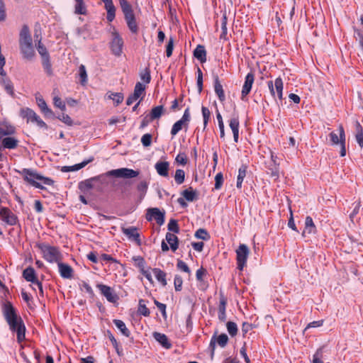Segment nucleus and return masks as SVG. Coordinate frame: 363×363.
Returning a JSON list of instances; mask_svg holds the SVG:
<instances>
[{
    "mask_svg": "<svg viewBox=\"0 0 363 363\" xmlns=\"http://www.w3.org/2000/svg\"><path fill=\"white\" fill-rule=\"evenodd\" d=\"M221 33L220 35V38L226 40L227 39V33H228V29H227V17L226 15L224 14L221 19Z\"/></svg>",
    "mask_w": 363,
    "mask_h": 363,
    "instance_id": "49530a36",
    "label": "nucleus"
},
{
    "mask_svg": "<svg viewBox=\"0 0 363 363\" xmlns=\"http://www.w3.org/2000/svg\"><path fill=\"white\" fill-rule=\"evenodd\" d=\"M122 232L129 240L135 241L138 245H141V240L138 229L135 227L123 228Z\"/></svg>",
    "mask_w": 363,
    "mask_h": 363,
    "instance_id": "f3484780",
    "label": "nucleus"
},
{
    "mask_svg": "<svg viewBox=\"0 0 363 363\" xmlns=\"http://www.w3.org/2000/svg\"><path fill=\"white\" fill-rule=\"evenodd\" d=\"M201 112H202V116L203 118V129H205L207 126L208 120L210 118L211 112H210L209 109L205 106H202Z\"/></svg>",
    "mask_w": 363,
    "mask_h": 363,
    "instance_id": "4d7b16f0",
    "label": "nucleus"
},
{
    "mask_svg": "<svg viewBox=\"0 0 363 363\" xmlns=\"http://www.w3.org/2000/svg\"><path fill=\"white\" fill-rule=\"evenodd\" d=\"M23 277L27 281L31 282L33 284L36 285L39 289L40 295L43 296L42 283L38 281V278L36 277L35 271L32 267H28L23 270Z\"/></svg>",
    "mask_w": 363,
    "mask_h": 363,
    "instance_id": "1a4fd4ad",
    "label": "nucleus"
},
{
    "mask_svg": "<svg viewBox=\"0 0 363 363\" xmlns=\"http://www.w3.org/2000/svg\"><path fill=\"white\" fill-rule=\"evenodd\" d=\"M145 86L141 82H137L134 88L133 94L136 96V97L139 98L142 94L145 93Z\"/></svg>",
    "mask_w": 363,
    "mask_h": 363,
    "instance_id": "603ef678",
    "label": "nucleus"
},
{
    "mask_svg": "<svg viewBox=\"0 0 363 363\" xmlns=\"http://www.w3.org/2000/svg\"><path fill=\"white\" fill-rule=\"evenodd\" d=\"M197 87L199 93H201L203 90V73L201 69L198 67L197 68Z\"/></svg>",
    "mask_w": 363,
    "mask_h": 363,
    "instance_id": "bf43d9fd",
    "label": "nucleus"
},
{
    "mask_svg": "<svg viewBox=\"0 0 363 363\" xmlns=\"http://www.w3.org/2000/svg\"><path fill=\"white\" fill-rule=\"evenodd\" d=\"M338 134L335 133L334 131L331 132L329 134V137L330 141L333 145H340V155L341 157H345L346 155V148H345V133L344 128L342 125H340L338 127Z\"/></svg>",
    "mask_w": 363,
    "mask_h": 363,
    "instance_id": "423d86ee",
    "label": "nucleus"
},
{
    "mask_svg": "<svg viewBox=\"0 0 363 363\" xmlns=\"http://www.w3.org/2000/svg\"><path fill=\"white\" fill-rule=\"evenodd\" d=\"M140 79L145 84H149L151 81L150 70L149 67H145L140 72Z\"/></svg>",
    "mask_w": 363,
    "mask_h": 363,
    "instance_id": "c03bdc74",
    "label": "nucleus"
},
{
    "mask_svg": "<svg viewBox=\"0 0 363 363\" xmlns=\"http://www.w3.org/2000/svg\"><path fill=\"white\" fill-rule=\"evenodd\" d=\"M223 176L221 172H219V173L216 174V175L215 177V189L216 190L220 189L223 186Z\"/></svg>",
    "mask_w": 363,
    "mask_h": 363,
    "instance_id": "e2e57ef3",
    "label": "nucleus"
},
{
    "mask_svg": "<svg viewBox=\"0 0 363 363\" xmlns=\"http://www.w3.org/2000/svg\"><path fill=\"white\" fill-rule=\"evenodd\" d=\"M53 104L56 107L59 108L60 110L65 111V104L59 96H55L53 98Z\"/></svg>",
    "mask_w": 363,
    "mask_h": 363,
    "instance_id": "338daca9",
    "label": "nucleus"
},
{
    "mask_svg": "<svg viewBox=\"0 0 363 363\" xmlns=\"http://www.w3.org/2000/svg\"><path fill=\"white\" fill-rule=\"evenodd\" d=\"M182 195L184 198L189 202L197 200L198 194L196 190H193L191 187L184 190L182 192Z\"/></svg>",
    "mask_w": 363,
    "mask_h": 363,
    "instance_id": "72a5a7b5",
    "label": "nucleus"
},
{
    "mask_svg": "<svg viewBox=\"0 0 363 363\" xmlns=\"http://www.w3.org/2000/svg\"><path fill=\"white\" fill-rule=\"evenodd\" d=\"M138 312L140 315H142L145 317H147L150 315V310L147 308V306L145 305V300H143V299L139 300Z\"/></svg>",
    "mask_w": 363,
    "mask_h": 363,
    "instance_id": "37998d69",
    "label": "nucleus"
},
{
    "mask_svg": "<svg viewBox=\"0 0 363 363\" xmlns=\"http://www.w3.org/2000/svg\"><path fill=\"white\" fill-rule=\"evenodd\" d=\"M145 218L147 221L155 220L159 225H162L164 223V213L158 208H149L147 209Z\"/></svg>",
    "mask_w": 363,
    "mask_h": 363,
    "instance_id": "9b49d317",
    "label": "nucleus"
},
{
    "mask_svg": "<svg viewBox=\"0 0 363 363\" xmlns=\"http://www.w3.org/2000/svg\"><path fill=\"white\" fill-rule=\"evenodd\" d=\"M228 341V337L226 334H224V333L220 334L217 337H216V335H213L211 337V342L209 344V349L211 351V356L212 357L213 356L214 351L216 349V342L221 347H224L227 345Z\"/></svg>",
    "mask_w": 363,
    "mask_h": 363,
    "instance_id": "2eb2a0df",
    "label": "nucleus"
},
{
    "mask_svg": "<svg viewBox=\"0 0 363 363\" xmlns=\"http://www.w3.org/2000/svg\"><path fill=\"white\" fill-rule=\"evenodd\" d=\"M213 87L215 93L217 95L219 101L220 102H223L225 100V95L223 85L220 84L219 77L217 74L213 76Z\"/></svg>",
    "mask_w": 363,
    "mask_h": 363,
    "instance_id": "aec40b11",
    "label": "nucleus"
},
{
    "mask_svg": "<svg viewBox=\"0 0 363 363\" xmlns=\"http://www.w3.org/2000/svg\"><path fill=\"white\" fill-rule=\"evenodd\" d=\"M316 228L313 223V220L311 216H307L305 220V229L302 233L303 236H305L306 233H314Z\"/></svg>",
    "mask_w": 363,
    "mask_h": 363,
    "instance_id": "2f4dec72",
    "label": "nucleus"
},
{
    "mask_svg": "<svg viewBox=\"0 0 363 363\" xmlns=\"http://www.w3.org/2000/svg\"><path fill=\"white\" fill-rule=\"evenodd\" d=\"M148 188V183L143 180L141 181L137 186V190L140 192V199L144 198Z\"/></svg>",
    "mask_w": 363,
    "mask_h": 363,
    "instance_id": "09e8293b",
    "label": "nucleus"
},
{
    "mask_svg": "<svg viewBox=\"0 0 363 363\" xmlns=\"http://www.w3.org/2000/svg\"><path fill=\"white\" fill-rule=\"evenodd\" d=\"M104 3V8L106 11V19L108 22H112L116 17V7L112 0H101Z\"/></svg>",
    "mask_w": 363,
    "mask_h": 363,
    "instance_id": "6ab92c4d",
    "label": "nucleus"
},
{
    "mask_svg": "<svg viewBox=\"0 0 363 363\" xmlns=\"http://www.w3.org/2000/svg\"><path fill=\"white\" fill-rule=\"evenodd\" d=\"M113 323L116 327L121 331V333L125 337H128L130 335V332L126 327L125 323L121 320H113Z\"/></svg>",
    "mask_w": 363,
    "mask_h": 363,
    "instance_id": "e433bc0d",
    "label": "nucleus"
},
{
    "mask_svg": "<svg viewBox=\"0 0 363 363\" xmlns=\"http://www.w3.org/2000/svg\"><path fill=\"white\" fill-rule=\"evenodd\" d=\"M107 174L119 178L130 179L138 177L139 172L128 168H120L111 170L108 172Z\"/></svg>",
    "mask_w": 363,
    "mask_h": 363,
    "instance_id": "9d476101",
    "label": "nucleus"
},
{
    "mask_svg": "<svg viewBox=\"0 0 363 363\" xmlns=\"http://www.w3.org/2000/svg\"><path fill=\"white\" fill-rule=\"evenodd\" d=\"M112 40L111 42V50L112 53L116 56H120L122 53L123 40L116 31L112 33Z\"/></svg>",
    "mask_w": 363,
    "mask_h": 363,
    "instance_id": "4468645a",
    "label": "nucleus"
},
{
    "mask_svg": "<svg viewBox=\"0 0 363 363\" xmlns=\"http://www.w3.org/2000/svg\"><path fill=\"white\" fill-rule=\"evenodd\" d=\"M107 96L108 99H112L113 101L116 106H118L120 104H121L124 99L123 94L121 92H116V93L108 92Z\"/></svg>",
    "mask_w": 363,
    "mask_h": 363,
    "instance_id": "79ce46f5",
    "label": "nucleus"
},
{
    "mask_svg": "<svg viewBox=\"0 0 363 363\" xmlns=\"http://www.w3.org/2000/svg\"><path fill=\"white\" fill-rule=\"evenodd\" d=\"M152 136L150 133L144 134L141 138V143L144 147H149L152 143Z\"/></svg>",
    "mask_w": 363,
    "mask_h": 363,
    "instance_id": "69168bd1",
    "label": "nucleus"
},
{
    "mask_svg": "<svg viewBox=\"0 0 363 363\" xmlns=\"http://www.w3.org/2000/svg\"><path fill=\"white\" fill-rule=\"evenodd\" d=\"M255 81V75L250 72H249L245 79V82L242 88L241 91V99L245 100V98L250 94L252 84Z\"/></svg>",
    "mask_w": 363,
    "mask_h": 363,
    "instance_id": "dca6fc26",
    "label": "nucleus"
},
{
    "mask_svg": "<svg viewBox=\"0 0 363 363\" xmlns=\"http://www.w3.org/2000/svg\"><path fill=\"white\" fill-rule=\"evenodd\" d=\"M97 177H93L89 179L84 180L79 183V189L82 190H89L93 188V181L96 180Z\"/></svg>",
    "mask_w": 363,
    "mask_h": 363,
    "instance_id": "de8ad7c7",
    "label": "nucleus"
},
{
    "mask_svg": "<svg viewBox=\"0 0 363 363\" xmlns=\"http://www.w3.org/2000/svg\"><path fill=\"white\" fill-rule=\"evenodd\" d=\"M226 305H227V299L223 295L220 294V301H219V306H218V319L221 322H225L227 317H226Z\"/></svg>",
    "mask_w": 363,
    "mask_h": 363,
    "instance_id": "5701e85b",
    "label": "nucleus"
},
{
    "mask_svg": "<svg viewBox=\"0 0 363 363\" xmlns=\"http://www.w3.org/2000/svg\"><path fill=\"white\" fill-rule=\"evenodd\" d=\"M74 13L76 14L85 15L86 14V7L84 0H74Z\"/></svg>",
    "mask_w": 363,
    "mask_h": 363,
    "instance_id": "58836bf2",
    "label": "nucleus"
},
{
    "mask_svg": "<svg viewBox=\"0 0 363 363\" xmlns=\"http://www.w3.org/2000/svg\"><path fill=\"white\" fill-rule=\"evenodd\" d=\"M94 160L93 157H91L90 159L87 160H84L81 163H79V164H76L74 165H72V166H70L69 168H70L73 171H77V170H79L81 169L82 168L84 167L87 164H89V162H92Z\"/></svg>",
    "mask_w": 363,
    "mask_h": 363,
    "instance_id": "680f3d73",
    "label": "nucleus"
},
{
    "mask_svg": "<svg viewBox=\"0 0 363 363\" xmlns=\"http://www.w3.org/2000/svg\"><path fill=\"white\" fill-rule=\"evenodd\" d=\"M227 325V330L228 333L232 336L234 337L238 333V326L237 324L234 322L229 321L226 324Z\"/></svg>",
    "mask_w": 363,
    "mask_h": 363,
    "instance_id": "864d4df0",
    "label": "nucleus"
},
{
    "mask_svg": "<svg viewBox=\"0 0 363 363\" xmlns=\"http://www.w3.org/2000/svg\"><path fill=\"white\" fill-rule=\"evenodd\" d=\"M4 127L0 128V140L6 135H11L16 133V128L11 124L3 125Z\"/></svg>",
    "mask_w": 363,
    "mask_h": 363,
    "instance_id": "c9c22d12",
    "label": "nucleus"
},
{
    "mask_svg": "<svg viewBox=\"0 0 363 363\" xmlns=\"http://www.w3.org/2000/svg\"><path fill=\"white\" fill-rule=\"evenodd\" d=\"M194 236L197 239H201L203 240H208L210 239V235L208 231L204 228L198 229L194 234Z\"/></svg>",
    "mask_w": 363,
    "mask_h": 363,
    "instance_id": "a18cd8bd",
    "label": "nucleus"
},
{
    "mask_svg": "<svg viewBox=\"0 0 363 363\" xmlns=\"http://www.w3.org/2000/svg\"><path fill=\"white\" fill-rule=\"evenodd\" d=\"M157 173L162 177H167L169 176V163L167 161H158L155 164Z\"/></svg>",
    "mask_w": 363,
    "mask_h": 363,
    "instance_id": "4be33fe9",
    "label": "nucleus"
},
{
    "mask_svg": "<svg viewBox=\"0 0 363 363\" xmlns=\"http://www.w3.org/2000/svg\"><path fill=\"white\" fill-rule=\"evenodd\" d=\"M42 59V66L43 67L44 71L48 76H52L53 74L52 64L50 62V56L47 57H43Z\"/></svg>",
    "mask_w": 363,
    "mask_h": 363,
    "instance_id": "ea45409f",
    "label": "nucleus"
},
{
    "mask_svg": "<svg viewBox=\"0 0 363 363\" xmlns=\"http://www.w3.org/2000/svg\"><path fill=\"white\" fill-rule=\"evenodd\" d=\"M191 116H190V110L189 108H186L184 112V114L181 119H179L180 121H182L185 125L186 128L188 127V123L190 121Z\"/></svg>",
    "mask_w": 363,
    "mask_h": 363,
    "instance_id": "052dcab7",
    "label": "nucleus"
},
{
    "mask_svg": "<svg viewBox=\"0 0 363 363\" xmlns=\"http://www.w3.org/2000/svg\"><path fill=\"white\" fill-rule=\"evenodd\" d=\"M165 238L167 242L169 245L171 250L173 252H175L178 249L179 246L178 238L173 233H167Z\"/></svg>",
    "mask_w": 363,
    "mask_h": 363,
    "instance_id": "7c9ffc66",
    "label": "nucleus"
},
{
    "mask_svg": "<svg viewBox=\"0 0 363 363\" xmlns=\"http://www.w3.org/2000/svg\"><path fill=\"white\" fill-rule=\"evenodd\" d=\"M97 288L108 302L112 303H117L119 297L111 287L103 284H99L97 285Z\"/></svg>",
    "mask_w": 363,
    "mask_h": 363,
    "instance_id": "f8f14e48",
    "label": "nucleus"
},
{
    "mask_svg": "<svg viewBox=\"0 0 363 363\" xmlns=\"http://www.w3.org/2000/svg\"><path fill=\"white\" fill-rule=\"evenodd\" d=\"M267 173L274 180H277L280 176L279 164L269 162L267 165Z\"/></svg>",
    "mask_w": 363,
    "mask_h": 363,
    "instance_id": "b1692460",
    "label": "nucleus"
},
{
    "mask_svg": "<svg viewBox=\"0 0 363 363\" xmlns=\"http://www.w3.org/2000/svg\"><path fill=\"white\" fill-rule=\"evenodd\" d=\"M229 126L232 130L233 134V139L235 143L238 142L239 138V126L240 122L238 116H235L230 118L229 121Z\"/></svg>",
    "mask_w": 363,
    "mask_h": 363,
    "instance_id": "393cba45",
    "label": "nucleus"
},
{
    "mask_svg": "<svg viewBox=\"0 0 363 363\" xmlns=\"http://www.w3.org/2000/svg\"><path fill=\"white\" fill-rule=\"evenodd\" d=\"M249 253V248L245 244H240L236 250V260L239 270L242 271L245 266Z\"/></svg>",
    "mask_w": 363,
    "mask_h": 363,
    "instance_id": "6e6552de",
    "label": "nucleus"
},
{
    "mask_svg": "<svg viewBox=\"0 0 363 363\" xmlns=\"http://www.w3.org/2000/svg\"><path fill=\"white\" fill-rule=\"evenodd\" d=\"M164 106L162 105L155 106L152 108L150 113L147 116L150 117V120L154 121L155 119H159L164 113Z\"/></svg>",
    "mask_w": 363,
    "mask_h": 363,
    "instance_id": "473e14b6",
    "label": "nucleus"
},
{
    "mask_svg": "<svg viewBox=\"0 0 363 363\" xmlns=\"http://www.w3.org/2000/svg\"><path fill=\"white\" fill-rule=\"evenodd\" d=\"M59 273L63 279H71L73 276V269L67 264L59 261L57 262Z\"/></svg>",
    "mask_w": 363,
    "mask_h": 363,
    "instance_id": "a211bd4d",
    "label": "nucleus"
},
{
    "mask_svg": "<svg viewBox=\"0 0 363 363\" xmlns=\"http://www.w3.org/2000/svg\"><path fill=\"white\" fill-rule=\"evenodd\" d=\"M1 143L4 148L12 150L17 147L18 140L13 137H6L2 138Z\"/></svg>",
    "mask_w": 363,
    "mask_h": 363,
    "instance_id": "c756f323",
    "label": "nucleus"
},
{
    "mask_svg": "<svg viewBox=\"0 0 363 363\" xmlns=\"http://www.w3.org/2000/svg\"><path fill=\"white\" fill-rule=\"evenodd\" d=\"M323 350L318 349L313 356L312 363H324L323 361Z\"/></svg>",
    "mask_w": 363,
    "mask_h": 363,
    "instance_id": "0e129e2a",
    "label": "nucleus"
},
{
    "mask_svg": "<svg viewBox=\"0 0 363 363\" xmlns=\"http://www.w3.org/2000/svg\"><path fill=\"white\" fill-rule=\"evenodd\" d=\"M43 255V257L49 263H57L62 261V255L57 247L51 246L45 242H38L35 245Z\"/></svg>",
    "mask_w": 363,
    "mask_h": 363,
    "instance_id": "20e7f679",
    "label": "nucleus"
},
{
    "mask_svg": "<svg viewBox=\"0 0 363 363\" xmlns=\"http://www.w3.org/2000/svg\"><path fill=\"white\" fill-rule=\"evenodd\" d=\"M20 116L23 118H26L28 123H34V120L37 119V117L38 116L33 110L29 108H22L20 111Z\"/></svg>",
    "mask_w": 363,
    "mask_h": 363,
    "instance_id": "a878e982",
    "label": "nucleus"
},
{
    "mask_svg": "<svg viewBox=\"0 0 363 363\" xmlns=\"http://www.w3.org/2000/svg\"><path fill=\"white\" fill-rule=\"evenodd\" d=\"M132 259L135 262V266L139 268L140 272L145 269V261L143 257L135 256Z\"/></svg>",
    "mask_w": 363,
    "mask_h": 363,
    "instance_id": "3c124183",
    "label": "nucleus"
},
{
    "mask_svg": "<svg viewBox=\"0 0 363 363\" xmlns=\"http://www.w3.org/2000/svg\"><path fill=\"white\" fill-rule=\"evenodd\" d=\"M79 75L81 79V84H85L87 82V74L85 66L83 65H81L79 67Z\"/></svg>",
    "mask_w": 363,
    "mask_h": 363,
    "instance_id": "6e6d98bb",
    "label": "nucleus"
},
{
    "mask_svg": "<svg viewBox=\"0 0 363 363\" xmlns=\"http://www.w3.org/2000/svg\"><path fill=\"white\" fill-rule=\"evenodd\" d=\"M36 101L41 112L45 115V117L50 118H55L53 111L50 108H48L45 101L42 97H36Z\"/></svg>",
    "mask_w": 363,
    "mask_h": 363,
    "instance_id": "412c9836",
    "label": "nucleus"
},
{
    "mask_svg": "<svg viewBox=\"0 0 363 363\" xmlns=\"http://www.w3.org/2000/svg\"><path fill=\"white\" fill-rule=\"evenodd\" d=\"M16 171L22 175L23 177V179L30 185L38 189H44L43 185L38 182L39 178H40V174H38L36 171L28 168H23L22 170Z\"/></svg>",
    "mask_w": 363,
    "mask_h": 363,
    "instance_id": "39448f33",
    "label": "nucleus"
},
{
    "mask_svg": "<svg viewBox=\"0 0 363 363\" xmlns=\"http://www.w3.org/2000/svg\"><path fill=\"white\" fill-rule=\"evenodd\" d=\"M168 230L174 233L179 232V228L177 223V220L175 219H171L167 225Z\"/></svg>",
    "mask_w": 363,
    "mask_h": 363,
    "instance_id": "13d9d810",
    "label": "nucleus"
},
{
    "mask_svg": "<svg viewBox=\"0 0 363 363\" xmlns=\"http://www.w3.org/2000/svg\"><path fill=\"white\" fill-rule=\"evenodd\" d=\"M35 46L37 48V50L40 55L41 58L47 57L50 56V54L46 48V47L42 43V38H40L39 40H38V43H35Z\"/></svg>",
    "mask_w": 363,
    "mask_h": 363,
    "instance_id": "a19ab883",
    "label": "nucleus"
},
{
    "mask_svg": "<svg viewBox=\"0 0 363 363\" xmlns=\"http://www.w3.org/2000/svg\"><path fill=\"white\" fill-rule=\"evenodd\" d=\"M185 179V172L183 169H178L175 172L174 180L177 184H182Z\"/></svg>",
    "mask_w": 363,
    "mask_h": 363,
    "instance_id": "8fccbe9b",
    "label": "nucleus"
},
{
    "mask_svg": "<svg viewBox=\"0 0 363 363\" xmlns=\"http://www.w3.org/2000/svg\"><path fill=\"white\" fill-rule=\"evenodd\" d=\"M183 127L186 128V125L179 120L177 121L172 128L171 135L172 136L176 135L182 129Z\"/></svg>",
    "mask_w": 363,
    "mask_h": 363,
    "instance_id": "5fc2aeb1",
    "label": "nucleus"
},
{
    "mask_svg": "<svg viewBox=\"0 0 363 363\" xmlns=\"http://www.w3.org/2000/svg\"><path fill=\"white\" fill-rule=\"evenodd\" d=\"M267 86L272 96L275 99L276 94L278 99L281 101L283 99L284 83L281 77H277L274 82L270 80L267 82Z\"/></svg>",
    "mask_w": 363,
    "mask_h": 363,
    "instance_id": "0eeeda50",
    "label": "nucleus"
},
{
    "mask_svg": "<svg viewBox=\"0 0 363 363\" xmlns=\"http://www.w3.org/2000/svg\"><path fill=\"white\" fill-rule=\"evenodd\" d=\"M118 1L129 30L133 34H137L139 31V26L132 5L127 0H118Z\"/></svg>",
    "mask_w": 363,
    "mask_h": 363,
    "instance_id": "7ed1b4c3",
    "label": "nucleus"
},
{
    "mask_svg": "<svg viewBox=\"0 0 363 363\" xmlns=\"http://www.w3.org/2000/svg\"><path fill=\"white\" fill-rule=\"evenodd\" d=\"M3 316L6 321L9 330L16 333V339L18 343H21L26 339V325L22 318L18 314L16 309L9 301L3 302L1 305Z\"/></svg>",
    "mask_w": 363,
    "mask_h": 363,
    "instance_id": "f257e3e1",
    "label": "nucleus"
},
{
    "mask_svg": "<svg viewBox=\"0 0 363 363\" xmlns=\"http://www.w3.org/2000/svg\"><path fill=\"white\" fill-rule=\"evenodd\" d=\"M194 56L201 63H203L206 61V51L205 47L202 45H198L194 50Z\"/></svg>",
    "mask_w": 363,
    "mask_h": 363,
    "instance_id": "bb28decb",
    "label": "nucleus"
},
{
    "mask_svg": "<svg viewBox=\"0 0 363 363\" xmlns=\"http://www.w3.org/2000/svg\"><path fill=\"white\" fill-rule=\"evenodd\" d=\"M19 48L23 59L31 61L35 55L33 40L27 25H23L19 34Z\"/></svg>",
    "mask_w": 363,
    "mask_h": 363,
    "instance_id": "f03ea898",
    "label": "nucleus"
},
{
    "mask_svg": "<svg viewBox=\"0 0 363 363\" xmlns=\"http://www.w3.org/2000/svg\"><path fill=\"white\" fill-rule=\"evenodd\" d=\"M355 138L359 146L362 148L363 147V129L362 125L359 122H356L355 123Z\"/></svg>",
    "mask_w": 363,
    "mask_h": 363,
    "instance_id": "4c0bfd02",
    "label": "nucleus"
},
{
    "mask_svg": "<svg viewBox=\"0 0 363 363\" xmlns=\"http://www.w3.org/2000/svg\"><path fill=\"white\" fill-rule=\"evenodd\" d=\"M183 280L179 275H176L174 279V289L177 291H180L182 289Z\"/></svg>",
    "mask_w": 363,
    "mask_h": 363,
    "instance_id": "774afa93",
    "label": "nucleus"
},
{
    "mask_svg": "<svg viewBox=\"0 0 363 363\" xmlns=\"http://www.w3.org/2000/svg\"><path fill=\"white\" fill-rule=\"evenodd\" d=\"M0 84L4 86L5 91L11 96L14 97V88L11 81L7 77L0 78Z\"/></svg>",
    "mask_w": 363,
    "mask_h": 363,
    "instance_id": "c85d7f7f",
    "label": "nucleus"
},
{
    "mask_svg": "<svg viewBox=\"0 0 363 363\" xmlns=\"http://www.w3.org/2000/svg\"><path fill=\"white\" fill-rule=\"evenodd\" d=\"M153 337L163 347L169 349L172 347V344L169 342V340L166 335L155 332Z\"/></svg>",
    "mask_w": 363,
    "mask_h": 363,
    "instance_id": "cd10ccee",
    "label": "nucleus"
},
{
    "mask_svg": "<svg viewBox=\"0 0 363 363\" xmlns=\"http://www.w3.org/2000/svg\"><path fill=\"white\" fill-rule=\"evenodd\" d=\"M0 219L9 225H15L18 221V217L7 207L1 208Z\"/></svg>",
    "mask_w": 363,
    "mask_h": 363,
    "instance_id": "ddd939ff",
    "label": "nucleus"
},
{
    "mask_svg": "<svg viewBox=\"0 0 363 363\" xmlns=\"http://www.w3.org/2000/svg\"><path fill=\"white\" fill-rule=\"evenodd\" d=\"M152 272L156 279L160 282L163 286L167 285L166 273L164 271L159 268H154L152 269Z\"/></svg>",
    "mask_w": 363,
    "mask_h": 363,
    "instance_id": "f704fd0d",
    "label": "nucleus"
}]
</instances>
